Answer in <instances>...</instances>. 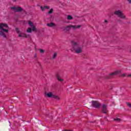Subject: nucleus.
<instances>
[{"mask_svg": "<svg viewBox=\"0 0 131 131\" xmlns=\"http://www.w3.org/2000/svg\"><path fill=\"white\" fill-rule=\"evenodd\" d=\"M71 43L72 47V51H73V52H74L76 54H80L82 53V48H83V46L80 41L72 40Z\"/></svg>", "mask_w": 131, "mask_h": 131, "instance_id": "obj_1", "label": "nucleus"}, {"mask_svg": "<svg viewBox=\"0 0 131 131\" xmlns=\"http://www.w3.org/2000/svg\"><path fill=\"white\" fill-rule=\"evenodd\" d=\"M9 26L7 24H0V36L7 38V34L9 33Z\"/></svg>", "mask_w": 131, "mask_h": 131, "instance_id": "obj_2", "label": "nucleus"}, {"mask_svg": "<svg viewBox=\"0 0 131 131\" xmlns=\"http://www.w3.org/2000/svg\"><path fill=\"white\" fill-rule=\"evenodd\" d=\"M29 26L31 28H28L27 32L29 33H31L32 31H34V32H36L37 31V29H36V27H35V25L33 24V23L31 21H29L28 22Z\"/></svg>", "mask_w": 131, "mask_h": 131, "instance_id": "obj_3", "label": "nucleus"}, {"mask_svg": "<svg viewBox=\"0 0 131 131\" xmlns=\"http://www.w3.org/2000/svg\"><path fill=\"white\" fill-rule=\"evenodd\" d=\"M114 14L115 15H116V16L119 17V18H120V19H122L123 20H127V18H126V16H125L124 13H123V12H122V11L120 10H116L114 12Z\"/></svg>", "mask_w": 131, "mask_h": 131, "instance_id": "obj_4", "label": "nucleus"}, {"mask_svg": "<svg viewBox=\"0 0 131 131\" xmlns=\"http://www.w3.org/2000/svg\"><path fill=\"white\" fill-rule=\"evenodd\" d=\"M71 28H73V29H77V28H80V26L69 25L67 27H62V29L64 31H69Z\"/></svg>", "mask_w": 131, "mask_h": 131, "instance_id": "obj_5", "label": "nucleus"}, {"mask_svg": "<svg viewBox=\"0 0 131 131\" xmlns=\"http://www.w3.org/2000/svg\"><path fill=\"white\" fill-rule=\"evenodd\" d=\"M15 30L18 34V36L19 37H24L25 38H27L29 36V35H27V34H25L20 31L19 29L16 28Z\"/></svg>", "mask_w": 131, "mask_h": 131, "instance_id": "obj_6", "label": "nucleus"}, {"mask_svg": "<svg viewBox=\"0 0 131 131\" xmlns=\"http://www.w3.org/2000/svg\"><path fill=\"white\" fill-rule=\"evenodd\" d=\"M92 104L94 108H99L101 106V104H100V103L98 101H94L92 102Z\"/></svg>", "mask_w": 131, "mask_h": 131, "instance_id": "obj_7", "label": "nucleus"}, {"mask_svg": "<svg viewBox=\"0 0 131 131\" xmlns=\"http://www.w3.org/2000/svg\"><path fill=\"white\" fill-rule=\"evenodd\" d=\"M11 9L14 11V12H21L22 11V8L20 7H11Z\"/></svg>", "mask_w": 131, "mask_h": 131, "instance_id": "obj_8", "label": "nucleus"}, {"mask_svg": "<svg viewBox=\"0 0 131 131\" xmlns=\"http://www.w3.org/2000/svg\"><path fill=\"white\" fill-rule=\"evenodd\" d=\"M120 72H121V71L117 70V71H115L114 72L110 74L109 76H110V77H111V76H114V75H117V74H119V73H120Z\"/></svg>", "mask_w": 131, "mask_h": 131, "instance_id": "obj_9", "label": "nucleus"}, {"mask_svg": "<svg viewBox=\"0 0 131 131\" xmlns=\"http://www.w3.org/2000/svg\"><path fill=\"white\" fill-rule=\"evenodd\" d=\"M102 112L103 113L106 114L107 112H108V111L107 110V105L106 104H103L102 105Z\"/></svg>", "mask_w": 131, "mask_h": 131, "instance_id": "obj_10", "label": "nucleus"}, {"mask_svg": "<svg viewBox=\"0 0 131 131\" xmlns=\"http://www.w3.org/2000/svg\"><path fill=\"white\" fill-rule=\"evenodd\" d=\"M45 96L48 98H53L54 94L52 92H45Z\"/></svg>", "mask_w": 131, "mask_h": 131, "instance_id": "obj_11", "label": "nucleus"}, {"mask_svg": "<svg viewBox=\"0 0 131 131\" xmlns=\"http://www.w3.org/2000/svg\"><path fill=\"white\" fill-rule=\"evenodd\" d=\"M47 26H48V27L52 28V27H55V26H56V24H55L53 23H51L49 24H47Z\"/></svg>", "mask_w": 131, "mask_h": 131, "instance_id": "obj_12", "label": "nucleus"}, {"mask_svg": "<svg viewBox=\"0 0 131 131\" xmlns=\"http://www.w3.org/2000/svg\"><path fill=\"white\" fill-rule=\"evenodd\" d=\"M48 9H50V7L49 6H41L40 7V9L41 10V11H45V10L47 9V10H48Z\"/></svg>", "mask_w": 131, "mask_h": 131, "instance_id": "obj_13", "label": "nucleus"}, {"mask_svg": "<svg viewBox=\"0 0 131 131\" xmlns=\"http://www.w3.org/2000/svg\"><path fill=\"white\" fill-rule=\"evenodd\" d=\"M52 99H55V100H60V99H61V98H60V96H58V95H54L52 97Z\"/></svg>", "mask_w": 131, "mask_h": 131, "instance_id": "obj_14", "label": "nucleus"}, {"mask_svg": "<svg viewBox=\"0 0 131 131\" xmlns=\"http://www.w3.org/2000/svg\"><path fill=\"white\" fill-rule=\"evenodd\" d=\"M56 78L57 79H58L59 81H61V82L63 81V79H62L60 76V75H59L58 74L56 75Z\"/></svg>", "mask_w": 131, "mask_h": 131, "instance_id": "obj_15", "label": "nucleus"}, {"mask_svg": "<svg viewBox=\"0 0 131 131\" xmlns=\"http://www.w3.org/2000/svg\"><path fill=\"white\" fill-rule=\"evenodd\" d=\"M57 55L58 54L57 53V52H54L52 55V58L54 59H56V58H57Z\"/></svg>", "mask_w": 131, "mask_h": 131, "instance_id": "obj_16", "label": "nucleus"}, {"mask_svg": "<svg viewBox=\"0 0 131 131\" xmlns=\"http://www.w3.org/2000/svg\"><path fill=\"white\" fill-rule=\"evenodd\" d=\"M67 19L68 20H73V17H72V16L69 15L67 16Z\"/></svg>", "mask_w": 131, "mask_h": 131, "instance_id": "obj_17", "label": "nucleus"}, {"mask_svg": "<svg viewBox=\"0 0 131 131\" xmlns=\"http://www.w3.org/2000/svg\"><path fill=\"white\" fill-rule=\"evenodd\" d=\"M39 52L40 53V54H45L46 51L42 49H39Z\"/></svg>", "mask_w": 131, "mask_h": 131, "instance_id": "obj_18", "label": "nucleus"}, {"mask_svg": "<svg viewBox=\"0 0 131 131\" xmlns=\"http://www.w3.org/2000/svg\"><path fill=\"white\" fill-rule=\"evenodd\" d=\"M53 13V9H51L50 11L48 12V14H52Z\"/></svg>", "mask_w": 131, "mask_h": 131, "instance_id": "obj_19", "label": "nucleus"}, {"mask_svg": "<svg viewBox=\"0 0 131 131\" xmlns=\"http://www.w3.org/2000/svg\"><path fill=\"white\" fill-rule=\"evenodd\" d=\"M126 104H127V105L128 106V107H129V108H131V104H130V103H129L128 102H127Z\"/></svg>", "mask_w": 131, "mask_h": 131, "instance_id": "obj_20", "label": "nucleus"}, {"mask_svg": "<svg viewBox=\"0 0 131 131\" xmlns=\"http://www.w3.org/2000/svg\"><path fill=\"white\" fill-rule=\"evenodd\" d=\"M124 76H126V74L123 73L122 74V75H121L122 77H124Z\"/></svg>", "mask_w": 131, "mask_h": 131, "instance_id": "obj_21", "label": "nucleus"}, {"mask_svg": "<svg viewBox=\"0 0 131 131\" xmlns=\"http://www.w3.org/2000/svg\"><path fill=\"white\" fill-rule=\"evenodd\" d=\"M115 120H116L117 121H120V119L119 118L115 119Z\"/></svg>", "mask_w": 131, "mask_h": 131, "instance_id": "obj_22", "label": "nucleus"}, {"mask_svg": "<svg viewBox=\"0 0 131 131\" xmlns=\"http://www.w3.org/2000/svg\"><path fill=\"white\" fill-rule=\"evenodd\" d=\"M128 4H131V0H126Z\"/></svg>", "mask_w": 131, "mask_h": 131, "instance_id": "obj_23", "label": "nucleus"}, {"mask_svg": "<svg viewBox=\"0 0 131 131\" xmlns=\"http://www.w3.org/2000/svg\"><path fill=\"white\" fill-rule=\"evenodd\" d=\"M127 77H131V74H129L128 75H127Z\"/></svg>", "mask_w": 131, "mask_h": 131, "instance_id": "obj_24", "label": "nucleus"}, {"mask_svg": "<svg viewBox=\"0 0 131 131\" xmlns=\"http://www.w3.org/2000/svg\"><path fill=\"white\" fill-rule=\"evenodd\" d=\"M104 23H108V21H107V20L105 19V20H104Z\"/></svg>", "mask_w": 131, "mask_h": 131, "instance_id": "obj_25", "label": "nucleus"}, {"mask_svg": "<svg viewBox=\"0 0 131 131\" xmlns=\"http://www.w3.org/2000/svg\"><path fill=\"white\" fill-rule=\"evenodd\" d=\"M13 2H16V0H13Z\"/></svg>", "mask_w": 131, "mask_h": 131, "instance_id": "obj_26", "label": "nucleus"}]
</instances>
